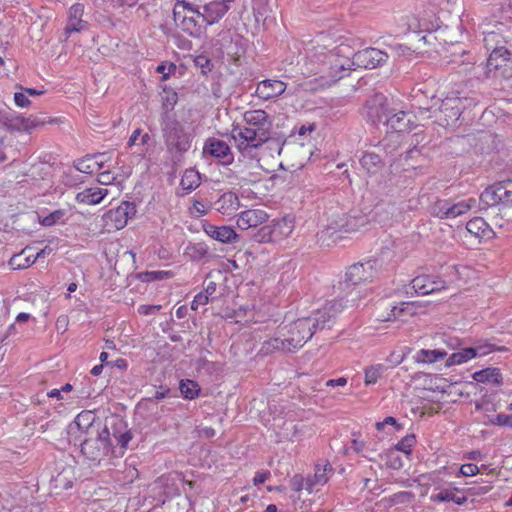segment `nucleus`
Listing matches in <instances>:
<instances>
[{"instance_id":"1","label":"nucleus","mask_w":512,"mask_h":512,"mask_svg":"<svg viewBox=\"0 0 512 512\" xmlns=\"http://www.w3.org/2000/svg\"><path fill=\"white\" fill-rule=\"evenodd\" d=\"M342 307L336 301L327 303L323 308L318 309L308 317L299 318L294 321L288 330L286 338L287 352H295L300 349L307 340L317 331L330 328L334 322L337 312Z\"/></svg>"},{"instance_id":"2","label":"nucleus","mask_w":512,"mask_h":512,"mask_svg":"<svg viewBox=\"0 0 512 512\" xmlns=\"http://www.w3.org/2000/svg\"><path fill=\"white\" fill-rule=\"evenodd\" d=\"M354 54L356 52L349 44L340 43L334 49L324 54L320 76L324 83L331 85L342 79L348 72L354 69Z\"/></svg>"},{"instance_id":"3","label":"nucleus","mask_w":512,"mask_h":512,"mask_svg":"<svg viewBox=\"0 0 512 512\" xmlns=\"http://www.w3.org/2000/svg\"><path fill=\"white\" fill-rule=\"evenodd\" d=\"M160 126L167 152L174 161L180 160L191 148L193 135L176 117L165 115Z\"/></svg>"},{"instance_id":"4","label":"nucleus","mask_w":512,"mask_h":512,"mask_svg":"<svg viewBox=\"0 0 512 512\" xmlns=\"http://www.w3.org/2000/svg\"><path fill=\"white\" fill-rule=\"evenodd\" d=\"M82 455L93 465H99L112 452V443L107 440V431H98L78 439Z\"/></svg>"},{"instance_id":"5","label":"nucleus","mask_w":512,"mask_h":512,"mask_svg":"<svg viewBox=\"0 0 512 512\" xmlns=\"http://www.w3.org/2000/svg\"><path fill=\"white\" fill-rule=\"evenodd\" d=\"M497 205L512 206V180L496 182L480 194L479 210H486Z\"/></svg>"},{"instance_id":"6","label":"nucleus","mask_w":512,"mask_h":512,"mask_svg":"<svg viewBox=\"0 0 512 512\" xmlns=\"http://www.w3.org/2000/svg\"><path fill=\"white\" fill-rule=\"evenodd\" d=\"M380 267L381 264L377 259L355 263L347 269L345 279L340 285L349 288L364 282H371L377 276Z\"/></svg>"},{"instance_id":"7","label":"nucleus","mask_w":512,"mask_h":512,"mask_svg":"<svg viewBox=\"0 0 512 512\" xmlns=\"http://www.w3.org/2000/svg\"><path fill=\"white\" fill-rule=\"evenodd\" d=\"M485 76L494 80L512 78V55L507 48L489 55L486 62Z\"/></svg>"},{"instance_id":"8","label":"nucleus","mask_w":512,"mask_h":512,"mask_svg":"<svg viewBox=\"0 0 512 512\" xmlns=\"http://www.w3.org/2000/svg\"><path fill=\"white\" fill-rule=\"evenodd\" d=\"M232 137L237 143L238 151L243 156L250 154L251 150L259 148L270 139L268 136L263 135V132L253 130L247 126L242 128L238 126L233 127Z\"/></svg>"},{"instance_id":"9","label":"nucleus","mask_w":512,"mask_h":512,"mask_svg":"<svg viewBox=\"0 0 512 512\" xmlns=\"http://www.w3.org/2000/svg\"><path fill=\"white\" fill-rule=\"evenodd\" d=\"M389 147L388 139H384L376 146L377 151L363 152L359 159L361 167L370 175L380 172L385 165L384 158L389 154L394 155L393 151L395 149L388 151Z\"/></svg>"},{"instance_id":"10","label":"nucleus","mask_w":512,"mask_h":512,"mask_svg":"<svg viewBox=\"0 0 512 512\" xmlns=\"http://www.w3.org/2000/svg\"><path fill=\"white\" fill-rule=\"evenodd\" d=\"M504 350H506L505 347H497L495 344L486 342L483 344H479L475 347L463 348L457 352L452 353L447 358L445 365L447 367H450L453 365H459V364L467 362L468 360H471L477 356H484L493 351H504Z\"/></svg>"},{"instance_id":"11","label":"nucleus","mask_w":512,"mask_h":512,"mask_svg":"<svg viewBox=\"0 0 512 512\" xmlns=\"http://www.w3.org/2000/svg\"><path fill=\"white\" fill-rule=\"evenodd\" d=\"M136 213L135 203L123 201L118 207L107 211L104 214V220L111 229L120 230L127 225L128 220L133 218Z\"/></svg>"},{"instance_id":"12","label":"nucleus","mask_w":512,"mask_h":512,"mask_svg":"<svg viewBox=\"0 0 512 512\" xmlns=\"http://www.w3.org/2000/svg\"><path fill=\"white\" fill-rule=\"evenodd\" d=\"M203 155L217 160L220 165L229 166L234 162V154L230 146L223 140L210 137L203 146Z\"/></svg>"},{"instance_id":"13","label":"nucleus","mask_w":512,"mask_h":512,"mask_svg":"<svg viewBox=\"0 0 512 512\" xmlns=\"http://www.w3.org/2000/svg\"><path fill=\"white\" fill-rule=\"evenodd\" d=\"M367 119L374 125L385 123V118L391 113L387 98L379 93L369 97L365 103Z\"/></svg>"},{"instance_id":"14","label":"nucleus","mask_w":512,"mask_h":512,"mask_svg":"<svg viewBox=\"0 0 512 512\" xmlns=\"http://www.w3.org/2000/svg\"><path fill=\"white\" fill-rule=\"evenodd\" d=\"M100 431H107V440L111 441L112 436L121 448H127L132 439V433L128 429L127 422L117 416L108 420Z\"/></svg>"},{"instance_id":"15","label":"nucleus","mask_w":512,"mask_h":512,"mask_svg":"<svg viewBox=\"0 0 512 512\" xmlns=\"http://www.w3.org/2000/svg\"><path fill=\"white\" fill-rule=\"evenodd\" d=\"M388 60L386 52L369 47L354 54V68L374 69L385 64Z\"/></svg>"},{"instance_id":"16","label":"nucleus","mask_w":512,"mask_h":512,"mask_svg":"<svg viewBox=\"0 0 512 512\" xmlns=\"http://www.w3.org/2000/svg\"><path fill=\"white\" fill-rule=\"evenodd\" d=\"M95 414L92 411H82L74 419L70 425V431L77 429L80 435L75 439V442L87 435H95L100 431V423L95 421Z\"/></svg>"},{"instance_id":"17","label":"nucleus","mask_w":512,"mask_h":512,"mask_svg":"<svg viewBox=\"0 0 512 512\" xmlns=\"http://www.w3.org/2000/svg\"><path fill=\"white\" fill-rule=\"evenodd\" d=\"M245 126L253 130L263 132V135L271 137L272 121L264 110L246 111L243 115Z\"/></svg>"},{"instance_id":"18","label":"nucleus","mask_w":512,"mask_h":512,"mask_svg":"<svg viewBox=\"0 0 512 512\" xmlns=\"http://www.w3.org/2000/svg\"><path fill=\"white\" fill-rule=\"evenodd\" d=\"M287 88V83L278 79H265L257 83L255 95L264 101L281 96Z\"/></svg>"},{"instance_id":"19","label":"nucleus","mask_w":512,"mask_h":512,"mask_svg":"<svg viewBox=\"0 0 512 512\" xmlns=\"http://www.w3.org/2000/svg\"><path fill=\"white\" fill-rule=\"evenodd\" d=\"M442 279L430 275H419L412 279L411 287L418 295H428L445 289Z\"/></svg>"},{"instance_id":"20","label":"nucleus","mask_w":512,"mask_h":512,"mask_svg":"<svg viewBox=\"0 0 512 512\" xmlns=\"http://www.w3.org/2000/svg\"><path fill=\"white\" fill-rule=\"evenodd\" d=\"M440 104L441 100L437 98L434 93L428 95V93L422 89L413 90L412 108L418 115L423 116L433 108H439Z\"/></svg>"},{"instance_id":"21","label":"nucleus","mask_w":512,"mask_h":512,"mask_svg":"<svg viewBox=\"0 0 512 512\" xmlns=\"http://www.w3.org/2000/svg\"><path fill=\"white\" fill-rule=\"evenodd\" d=\"M202 226L204 232L209 237L221 243L231 244L236 242L239 238V235L230 226H216L207 221L204 222Z\"/></svg>"},{"instance_id":"22","label":"nucleus","mask_w":512,"mask_h":512,"mask_svg":"<svg viewBox=\"0 0 512 512\" xmlns=\"http://www.w3.org/2000/svg\"><path fill=\"white\" fill-rule=\"evenodd\" d=\"M384 125L388 131L395 133L409 132L412 128V122L408 118V114L394 108H391V113L385 118Z\"/></svg>"},{"instance_id":"23","label":"nucleus","mask_w":512,"mask_h":512,"mask_svg":"<svg viewBox=\"0 0 512 512\" xmlns=\"http://www.w3.org/2000/svg\"><path fill=\"white\" fill-rule=\"evenodd\" d=\"M268 219V214L263 209H247L242 211L237 219V226L242 230L257 227Z\"/></svg>"},{"instance_id":"24","label":"nucleus","mask_w":512,"mask_h":512,"mask_svg":"<svg viewBox=\"0 0 512 512\" xmlns=\"http://www.w3.org/2000/svg\"><path fill=\"white\" fill-rule=\"evenodd\" d=\"M84 13V5L81 3L73 4L68 11V22L65 27V32L71 34L72 32H81L86 29L88 23L82 20Z\"/></svg>"},{"instance_id":"25","label":"nucleus","mask_w":512,"mask_h":512,"mask_svg":"<svg viewBox=\"0 0 512 512\" xmlns=\"http://www.w3.org/2000/svg\"><path fill=\"white\" fill-rule=\"evenodd\" d=\"M439 110L446 117L447 125L450 123H454L457 121L463 110L462 99L461 98H451L442 100L439 105Z\"/></svg>"},{"instance_id":"26","label":"nucleus","mask_w":512,"mask_h":512,"mask_svg":"<svg viewBox=\"0 0 512 512\" xmlns=\"http://www.w3.org/2000/svg\"><path fill=\"white\" fill-rule=\"evenodd\" d=\"M333 467L332 465L329 463V461L327 460H320L316 465H315V473H314V476H313V479H308L306 481V489L311 491L312 490V487L314 485H324L328 482L329 480V477H328V474L329 473H333Z\"/></svg>"},{"instance_id":"27","label":"nucleus","mask_w":512,"mask_h":512,"mask_svg":"<svg viewBox=\"0 0 512 512\" xmlns=\"http://www.w3.org/2000/svg\"><path fill=\"white\" fill-rule=\"evenodd\" d=\"M273 242H279L288 237L293 229V221L287 217L281 219H274L269 223Z\"/></svg>"},{"instance_id":"28","label":"nucleus","mask_w":512,"mask_h":512,"mask_svg":"<svg viewBox=\"0 0 512 512\" xmlns=\"http://www.w3.org/2000/svg\"><path fill=\"white\" fill-rule=\"evenodd\" d=\"M107 194V189L91 187L78 192L76 194L75 200L79 204L96 205L99 204Z\"/></svg>"},{"instance_id":"29","label":"nucleus","mask_w":512,"mask_h":512,"mask_svg":"<svg viewBox=\"0 0 512 512\" xmlns=\"http://www.w3.org/2000/svg\"><path fill=\"white\" fill-rule=\"evenodd\" d=\"M215 205L218 212L223 215H230L238 209L240 200L236 193L226 192L219 197Z\"/></svg>"},{"instance_id":"30","label":"nucleus","mask_w":512,"mask_h":512,"mask_svg":"<svg viewBox=\"0 0 512 512\" xmlns=\"http://www.w3.org/2000/svg\"><path fill=\"white\" fill-rule=\"evenodd\" d=\"M472 377L475 381L480 383H493L496 385H501L503 383L501 371L496 367H487L476 371L472 374Z\"/></svg>"},{"instance_id":"31","label":"nucleus","mask_w":512,"mask_h":512,"mask_svg":"<svg viewBox=\"0 0 512 512\" xmlns=\"http://www.w3.org/2000/svg\"><path fill=\"white\" fill-rule=\"evenodd\" d=\"M467 231L477 238H489L492 230L482 217H475L466 224Z\"/></svg>"},{"instance_id":"32","label":"nucleus","mask_w":512,"mask_h":512,"mask_svg":"<svg viewBox=\"0 0 512 512\" xmlns=\"http://www.w3.org/2000/svg\"><path fill=\"white\" fill-rule=\"evenodd\" d=\"M368 223H369V218L367 215H365L359 211H354L353 213H348L346 215L343 232H345V233L356 232Z\"/></svg>"},{"instance_id":"33","label":"nucleus","mask_w":512,"mask_h":512,"mask_svg":"<svg viewBox=\"0 0 512 512\" xmlns=\"http://www.w3.org/2000/svg\"><path fill=\"white\" fill-rule=\"evenodd\" d=\"M176 23L185 33L191 37H200L202 33V27L200 24H198L193 14L192 16H188L187 14L181 15L179 21Z\"/></svg>"},{"instance_id":"34","label":"nucleus","mask_w":512,"mask_h":512,"mask_svg":"<svg viewBox=\"0 0 512 512\" xmlns=\"http://www.w3.org/2000/svg\"><path fill=\"white\" fill-rule=\"evenodd\" d=\"M446 356H447V352L444 350L421 349L414 355V360L417 363L432 364L439 360L444 359Z\"/></svg>"},{"instance_id":"35","label":"nucleus","mask_w":512,"mask_h":512,"mask_svg":"<svg viewBox=\"0 0 512 512\" xmlns=\"http://www.w3.org/2000/svg\"><path fill=\"white\" fill-rule=\"evenodd\" d=\"M179 390L184 399L194 400L201 392L199 384L191 379H182L179 383Z\"/></svg>"},{"instance_id":"36","label":"nucleus","mask_w":512,"mask_h":512,"mask_svg":"<svg viewBox=\"0 0 512 512\" xmlns=\"http://www.w3.org/2000/svg\"><path fill=\"white\" fill-rule=\"evenodd\" d=\"M164 93L165 96L162 97V113L160 120H163L165 115L175 117L172 111L178 101V94L175 91L164 88Z\"/></svg>"},{"instance_id":"37","label":"nucleus","mask_w":512,"mask_h":512,"mask_svg":"<svg viewBox=\"0 0 512 512\" xmlns=\"http://www.w3.org/2000/svg\"><path fill=\"white\" fill-rule=\"evenodd\" d=\"M201 184L200 175L199 173L194 169H187L185 170L181 181L180 186L183 190L187 192H191L195 190L199 185Z\"/></svg>"},{"instance_id":"38","label":"nucleus","mask_w":512,"mask_h":512,"mask_svg":"<svg viewBox=\"0 0 512 512\" xmlns=\"http://www.w3.org/2000/svg\"><path fill=\"white\" fill-rule=\"evenodd\" d=\"M287 340L281 339L279 337H273L263 342L262 347L260 349V353L262 355H268L275 351H283L287 352Z\"/></svg>"},{"instance_id":"39","label":"nucleus","mask_w":512,"mask_h":512,"mask_svg":"<svg viewBox=\"0 0 512 512\" xmlns=\"http://www.w3.org/2000/svg\"><path fill=\"white\" fill-rule=\"evenodd\" d=\"M347 213L333 212L327 216L326 230L330 234L343 232Z\"/></svg>"},{"instance_id":"40","label":"nucleus","mask_w":512,"mask_h":512,"mask_svg":"<svg viewBox=\"0 0 512 512\" xmlns=\"http://www.w3.org/2000/svg\"><path fill=\"white\" fill-rule=\"evenodd\" d=\"M502 42L503 40L500 33L495 31L485 33L484 45L487 51H491L490 54H494V52L498 50H506V47L501 45Z\"/></svg>"},{"instance_id":"41","label":"nucleus","mask_w":512,"mask_h":512,"mask_svg":"<svg viewBox=\"0 0 512 512\" xmlns=\"http://www.w3.org/2000/svg\"><path fill=\"white\" fill-rule=\"evenodd\" d=\"M56 121L57 119L47 118L42 115H30L28 117H24V132H31L33 129L41 127L47 123H55Z\"/></svg>"},{"instance_id":"42","label":"nucleus","mask_w":512,"mask_h":512,"mask_svg":"<svg viewBox=\"0 0 512 512\" xmlns=\"http://www.w3.org/2000/svg\"><path fill=\"white\" fill-rule=\"evenodd\" d=\"M185 11H188L191 14L196 15L197 17L200 16V7L199 6H196L188 1L182 0V1H177V3L174 6V9H173L174 21L178 22L181 15H184L183 13Z\"/></svg>"},{"instance_id":"43","label":"nucleus","mask_w":512,"mask_h":512,"mask_svg":"<svg viewBox=\"0 0 512 512\" xmlns=\"http://www.w3.org/2000/svg\"><path fill=\"white\" fill-rule=\"evenodd\" d=\"M186 255L190 260L198 262L209 256V248L204 243L190 244L186 248Z\"/></svg>"},{"instance_id":"44","label":"nucleus","mask_w":512,"mask_h":512,"mask_svg":"<svg viewBox=\"0 0 512 512\" xmlns=\"http://www.w3.org/2000/svg\"><path fill=\"white\" fill-rule=\"evenodd\" d=\"M97 160H94L90 154L84 156L81 159H78L75 162V168L85 174H93L99 172V168L97 166Z\"/></svg>"},{"instance_id":"45","label":"nucleus","mask_w":512,"mask_h":512,"mask_svg":"<svg viewBox=\"0 0 512 512\" xmlns=\"http://www.w3.org/2000/svg\"><path fill=\"white\" fill-rule=\"evenodd\" d=\"M431 501H433V502L452 501V502L456 503L457 505H463L466 503L467 497H465V496L458 497L451 490H443L437 494L431 495Z\"/></svg>"},{"instance_id":"46","label":"nucleus","mask_w":512,"mask_h":512,"mask_svg":"<svg viewBox=\"0 0 512 512\" xmlns=\"http://www.w3.org/2000/svg\"><path fill=\"white\" fill-rule=\"evenodd\" d=\"M172 275L171 271H145L138 273L137 278L141 282H154L169 279Z\"/></svg>"},{"instance_id":"47","label":"nucleus","mask_w":512,"mask_h":512,"mask_svg":"<svg viewBox=\"0 0 512 512\" xmlns=\"http://www.w3.org/2000/svg\"><path fill=\"white\" fill-rule=\"evenodd\" d=\"M24 116L15 115L12 112H7V121L3 129L8 131H24Z\"/></svg>"},{"instance_id":"48","label":"nucleus","mask_w":512,"mask_h":512,"mask_svg":"<svg viewBox=\"0 0 512 512\" xmlns=\"http://www.w3.org/2000/svg\"><path fill=\"white\" fill-rule=\"evenodd\" d=\"M24 252L14 255L10 260V265L13 266L14 269H25L30 267L35 263L36 259L33 256L23 257Z\"/></svg>"},{"instance_id":"49","label":"nucleus","mask_w":512,"mask_h":512,"mask_svg":"<svg viewBox=\"0 0 512 512\" xmlns=\"http://www.w3.org/2000/svg\"><path fill=\"white\" fill-rule=\"evenodd\" d=\"M384 371V366L382 364H378L375 366H371L365 369V384L371 385L375 384L380 378L382 372Z\"/></svg>"},{"instance_id":"50","label":"nucleus","mask_w":512,"mask_h":512,"mask_svg":"<svg viewBox=\"0 0 512 512\" xmlns=\"http://www.w3.org/2000/svg\"><path fill=\"white\" fill-rule=\"evenodd\" d=\"M449 199H437L431 206V214L440 219H446Z\"/></svg>"},{"instance_id":"51","label":"nucleus","mask_w":512,"mask_h":512,"mask_svg":"<svg viewBox=\"0 0 512 512\" xmlns=\"http://www.w3.org/2000/svg\"><path fill=\"white\" fill-rule=\"evenodd\" d=\"M253 241L257 243H271L273 242L270 225L266 224L256 230L252 235Z\"/></svg>"},{"instance_id":"52","label":"nucleus","mask_w":512,"mask_h":512,"mask_svg":"<svg viewBox=\"0 0 512 512\" xmlns=\"http://www.w3.org/2000/svg\"><path fill=\"white\" fill-rule=\"evenodd\" d=\"M252 9L254 16L266 18L270 11L269 0H252Z\"/></svg>"},{"instance_id":"53","label":"nucleus","mask_w":512,"mask_h":512,"mask_svg":"<svg viewBox=\"0 0 512 512\" xmlns=\"http://www.w3.org/2000/svg\"><path fill=\"white\" fill-rule=\"evenodd\" d=\"M416 444V437L414 434H408L403 437L395 446L396 450L401 451L407 455L411 453L412 447Z\"/></svg>"},{"instance_id":"54","label":"nucleus","mask_w":512,"mask_h":512,"mask_svg":"<svg viewBox=\"0 0 512 512\" xmlns=\"http://www.w3.org/2000/svg\"><path fill=\"white\" fill-rule=\"evenodd\" d=\"M455 204L459 211V215L462 216L473 208H476V207L479 208V199L467 198V199L460 200V201L456 202Z\"/></svg>"},{"instance_id":"55","label":"nucleus","mask_w":512,"mask_h":512,"mask_svg":"<svg viewBox=\"0 0 512 512\" xmlns=\"http://www.w3.org/2000/svg\"><path fill=\"white\" fill-rule=\"evenodd\" d=\"M488 421L492 425L512 428V414H497L490 417Z\"/></svg>"},{"instance_id":"56","label":"nucleus","mask_w":512,"mask_h":512,"mask_svg":"<svg viewBox=\"0 0 512 512\" xmlns=\"http://www.w3.org/2000/svg\"><path fill=\"white\" fill-rule=\"evenodd\" d=\"M64 215H65V212L63 210H55V211L51 212L50 214H48L47 216H45L42 219L41 224L46 227L53 226L56 223L62 221Z\"/></svg>"},{"instance_id":"57","label":"nucleus","mask_w":512,"mask_h":512,"mask_svg":"<svg viewBox=\"0 0 512 512\" xmlns=\"http://www.w3.org/2000/svg\"><path fill=\"white\" fill-rule=\"evenodd\" d=\"M414 498V494L410 491H400L397 493H394L389 497V502L392 505L395 504H402L410 502Z\"/></svg>"},{"instance_id":"58","label":"nucleus","mask_w":512,"mask_h":512,"mask_svg":"<svg viewBox=\"0 0 512 512\" xmlns=\"http://www.w3.org/2000/svg\"><path fill=\"white\" fill-rule=\"evenodd\" d=\"M189 213L193 217H201L207 213L206 204L204 201L194 198L192 206L189 208Z\"/></svg>"},{"instance_id":"59","label":"nucleus","mask_w":512,"mask_h":512,"mask_svg":"<svg viewBox=\"0 0 512 512\" xmlns=\"http://www.w3.org/2000/svg\"><path fill=\"white\" fill-rule=\"evenodd\" d=\"M412 303L410 302H402L399 306H393L391 309V315L394 319L403 315L404 313L408 312L410 315L413 314V312H410L408 310L412 309ZM389 320L391 317L388 318Z\"/></svg>"},{"instance_id":"60","label":"nucleus","mask_w":512,"mask_h":512,"mask_svg":"<svg viewBox=\"0 0 512 512\" xmlns=\"http://www.w3.org/2000/svg\"><path fill=\"white\" fill-rule=\"evenodd\" d=\"M194 64L202 69L203 73H207L208 71H211L212 64L211 60L208 58V56L201 54L194 58Z\"/></svg>"},{"instance_id":"61","label":"nucleus","mask_w":512,"mask_h":512,"mask_svg":"<svg viewBox=\"0 0 512 512\" xmlns=\"http://www.w3.org/2000/svg\"><path fill=\"white\" fill-rule=\"evenodd\" d=\"M177 66L170 63L168 66L164 63L157 66L156 71L162 74V80H167L171 74L176 72Z\"/></svg>"},{"instance_id":"62","label":"nucleus","mask_w":512,"mask_h":512,"mask_svg":"<svg viewBox=\"0 0 512 512\" xmlns=\"http://www.w3.org/2000/svg\"><path fill=\"white\" fill-rule=\"evenodd\" d=\"M90 155L91 157H93L94 160H97V166L100 171L105 168L111 167V165L108 164V162L110 161V156L108 155V153H95Z\"/></svg>"},{"instance_id":"63","label":"nucleus","mask_w":512,"mask_h":512,"mask_svg":"<svg viewBox=\"0 0 512 512\" xmlns=\"http://www.w3.org/2000/svg\"><path fill=\"white\" fill-rule=\"evenodd\" d=\"M98 173V182L102 185L112 184L115 180V176L110 171V168L103 169Z\"/></svg>"},{"instance_id":"64","label":"nucleus","mask_w":512,"mask_h":512,"mask_svg":"<svg viewBox=\"0 0 512 512\" xmlns=\"http://www.w3.org/2000/svg\"><path fill=\"white\" fill-rule=\"evenodd\" d=\"M14 102L18 107L25 108L31 104L27 94L22 90V92L14 93Z\"/></svg>"}]
</instances>
